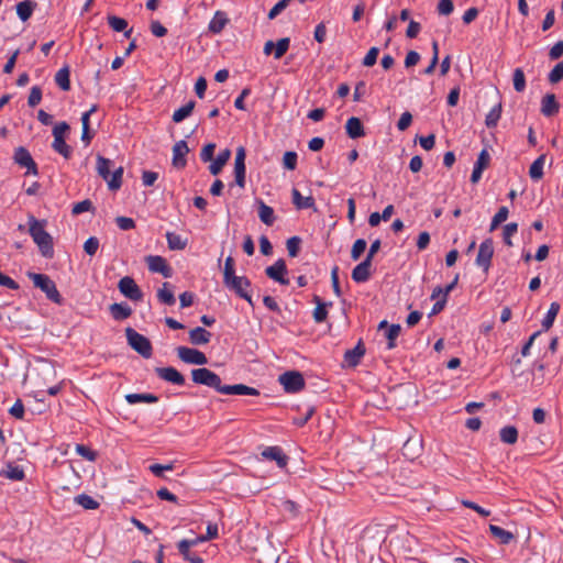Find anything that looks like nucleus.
I'll return each instance as SVG.
<instances>
[{
	"label": "nucleus",
	"instance_id": "obj_24",
	"mask_svg": "<svg viewBox=\"0 0 563 563\" xmlns=\"http://www.w3.org/2000/svg\"><path fill=\"white\" fill-rule=\"evenodd\" d=\"M346 134L350 139H358L365 135L364 126L356 117H351L345 124Z\"/></svg>",
	"mask_w": 563,
	"mask_h": 563
},
{
	"label": "nucleus",
	"instance_id": "obj_51",
	"mask_svg": "<svg viewBox=\"0 0 563 563\" xmlns=\"http://www.w3.org/2000/svg\"><path fill=\"white\" fill-rule=\"evenodd\" d=\"M367 243L364 239H357L351 250V257L353 261H357L366 250Z\"/></svg>",
	"mask_w": 563,
	"mask_h": 563
},
{
	"label": "nucleus",
	"instance_id": "obj_44",
	"mask_svg": "<svg viewBox=\"0 0 563 563\" xmlns=\"http://www.w3.org/2000/svg\"><path fill=\"white\" fill-rule=\"evenodd\" d=\"M501 103H497L494 106L490 111L487 113L485 119V124L488 129L495 128L501 117Z\"/></svg>",
	"mask_w": 563,
	"mask_h": 563
},
{
	"label": "nucleus",
	"instance_id": "obj_46",
	"mask_svg": "<svg viewBox=\"0 0 563 563\" xmlns=\"http://www.w3.org/2000/svg\"><path fill=\"white\" fill-rule=\"evenodd\" d=\"M75 501L87 510H95L99 507V503L87 494L76 496Z\"/></svg>",
	"mask_w": 563,
	"mask_h": 563
},
{
	"label": "nucleus",
	"instance_id": "obj_5",
	"mask_svg": "<svg viewBox=\"0 0 563 563\" xmlns=\"http://www.w3.org/2000/svg\"><path fill=\"white\" fill-rule=\"evenodd\" d=\"M125 335L128 339V343L130 346L136 351L140 355H142L145 358H150L152 356V344L151 341L144 336L143 334L136 332L132 328L125 329Z\"/></svg>",
	"mask_w": 563,
	"mask_h": 563
},
{
	"label": "nucleus",
	"instance_id": "obj_55",
	"mask_svg": "<svg viewBox=\"0 0 563 563\" xmlns=\"http://www.w3.org/2000/svg\"><path fill=\"white\" fill-rule=\"evenodd\" d=\"M297 153L292 151H288L284 154L283 165L288 170H294L297 167Z\"/></svg>",
	"mask_w": 563,
	"mask_h": 563
},
{
	"label": "nucleus",
	"instance_id": "obj_13",
	"mask_svg": "<svg viewBox=\"0 0 563 563\" xmlns=\"http://www.w3.org/2000/svg\"><path fill=\"white\" fill-rule=\"evenodd\" d=\"M245 148L243 146L238 147L234 161V177L235 184L241 188L245 186Z\"/></svg>",
	"mask_w": 563,
	"mask_h": 563
},
{
	"label": "nucleus",
	"instance_id": "obj_43",
	"mask_svg": "<svg viewBox=\"0 0 563 563\" xmlns=\"http://www.w3.org/2000/svg\"><path fill=\"white\" fill-rule=\"evenodd\" d=\"M500 440L507 444H515L518 440V430L514 426L501 428L499 432Z\"/></svg>",
	"mask_w": 563,
	"mask_h": 563
},
{
	"label": "nucleus",
	"instance_id": "obj_35",
	"mask_svg": "<svg viewBox=\"0 0 563 563\" xmlns=\"http://www.w3.org/2000/svg\"><path fill=\"white\" fill-rule=\"evenodd\" d=\"M545 154H541L530 166L529 176L532 180H540L543 177Z\"/></svg>",
	"mask_w": 563,
	"mask_h": 563
},
{
	"label": "nucleus",
	"instance_id": "obj_15",
	"mask_svg": "<svg viewBox=\"0 0 563 563\" xmlns=\"http://www.w3.org/2000/svg\"><path fill=\"white\" fill-rule=\"evenodd\" d=\"M197 544L198 542L195 539H184L178 542L177 548L186 561L190 563H203V559L200 555L190 551V548Z\"/></svg>",
	"mask_w": 563,
	"mask_h": 563
},
{
	"label": "nucleus",
	"instance_id": "obj_12",
	"mask_svg": "<svg viewBox=\"0 0 563 563\" xmlns=\"http://www.w3.org/2000/svg\"><path fill=\"white\" fill-rule=\"evenodd\" d=\"M148 269L152 273H159L165 278H169L173 275L172 267L167 264L166 260L159 255H148L145 257Z\"/></svg>",
	"mask_w": 563,
	"mask_h": 563
},
{
	"label": "nucleus",
	"instance_id": "obj_19",
	"mask_svg": "<svg viewBox=\"0 0 563 563\" xmlns=\"http://www.w3.org/2000/svg\"><path fill=\"white\" fill-rule=\"evenodd\" d=\"M371 268L372 262L364 258L360 264H357L352 271V279L355 283H365L371 277Z\"/></svg>",
	"mask_w": 563,
	"mask_h": 563
},
{
	"label": "nucleus",
	"instance_id": "obj_53",
	"mask_svg": "<svg viewBox=\"0 0 563 563\" xmlns=\"http://www.w3.org/2000/svg\"><path fill=\"white\" fill-rule=\"evenodd\" d=\"M76 452L87 461L93 462L97 459V452L85 444H77Z\"/></svg>",
	"mask_w": 563,
	"mask_h": 563
},
{
	"label": "nucleus",
	"instance_id": "obj_32",
	"mask_svg": "<svg viewBox=\"0 0 563 563\" xmlns=\"http://www.w3.org/2000/svg\"><path fill=\"white\" fill-rule=\"evenodd\" d=\"M125 400L130 405H135L139 402H147V404H155L158 401V397L154 394H128L125 395Z\"/></svg>",
	"mask_w": 563,
	"mask_h": 563
},
{
	"label": "nucleus",
	"instance_id": "obj_50",
	"mask_svg": "<svg viewBox=\"0 0 563 563\" xmlns=\"http://www.w3.org/2000/svg\"><path fill=\"white\" fill-rule=\"evenodd\" d=\"M289 45H290L289 37H283L280 40H278L277 43L275 44L274 58L275 59L282 58L288 51Z\"/></svg>",
	"mask_w": 563,
	"mask_h": 563
},
{
	"label": "nucleus",
	"instance_id": "obj_30",
	"mask_svg": "<svg viewBox=\"0 0 563 563\" xmlns=\"http://www.w3.org/2000/svg\"><path fill=\"white\" fill-rule=\"evenodd\" d=\"M229 22L227 14L222 11H217L209 23V31L213 34H219Z\"/></svg>",
	"mask_w": 563,
	"mask_h": 563
},
{
	"label": "nucleus",
	"instance_id": "obj_36",
	"mask_svg": "<svg viewBox=\"0 0 563 563\" xmlns=\"http://www.w3.org/2000/svg\"><path fill=\"white\" fill-rule=\"evenodd\" d=\"M69 75L70 71L68 66H64L55 75V82L63 91H68L70 89Z\"/></svg>",
	"mask_w": 563,
	"mask_h": 563
},
{
	"label": "nucleus",
	"instance_id": "obj_9",
	"mask_svg": "<svg viewBox=\"0 0 563 563\" xmlns=\"http://www.w3.org/2000/svg\"><path fill=\"white\" fill-rule=\"evenodd\" d=\"M13 161L21 167L26 168V175H37V165L32 158L30 152L23 147L19 146L14 151Z\"/></svg>",
	"mask_w": 563,
	"mask_h": 563
},
{
	"label": "nucleus",
	"instance_id": "obj_52",
	"mask_svg": "<svg viewBox=\"0 0 563 563\" xmlns=\"http://www.w3.org/2000/svg\"><path fill=\"white\" fill-rule=\"evenodd\" d=\"M301 239L299 236H291L286 242V247L289 256L296 257L299 253Z\"/></svg>",
	"mask_w": 563,
	"mask_h": 563
},
{
	"label": "nucleus",
	"instance_id": "obj_41",
	"mask_svg": "<svg viewBox=\"0 0 563 563\" xmlns=\"http://www.w3.org/2000/svg\"><path fill=\"white\" fill-rule=\"evenodd\" d=\"M490 533L499 539L501 544H509L514 540V534L498 526L490 525L489 526Z\"/></svg>",
	"mask_w": 563,
	"mask_h": 563
},
{
	"label": "nucleus",
	"instance_id": "obj_31",
	"mask_svg": "<svg viewBox=\"0 0 563 563\" xmlns=\"http://www.w3.org/2000/svg\"><path fill=\"white\" fill-rule=\"evenodd\" d=\"M313 301L317 303V307L313 310V319L317 323L323 322L328 317V310L327 307L331 306L332 303H325L321 300L319 296L313 297Z\"/></svg>",
	"mask_w": 563,
	"mask_h": 563
},
{
	"label": "nucleus",
	"instance_id": "obj_57",
	"mask_svg": "<svg viewBox=\"0 0 563 563\" xmlns=\"http://www.w3.org/2000/svg\"><path fill=\"white\" fill-rule=\"evenodd\" d=\"M218 537V526L216 523H209L207 526V532L205 536H200L195 538V540L199 542L209 541L216 539Z\"/></svg>",
	"mask_w": 563,
	"mask_h": 563
},
{
	"label": "nucleus",
	"instance_id": "obj_49",
	"mask_svg": "<svg viewBox=\"0 0 563 563\" xmlns=\"http://www.w3.org/2000/svg\"><path fill=\"white\" fill-rule=\"evenodd\" d=\"M400 332H401L400 324H391L388 327L387 332H386V338L388 340L387 347L389 350H391L396 346V339L398 338Z\"/></svg>",
	"mask_w": 563,
	"mask_h": 563
},
{
	"label": "nucleus",
	"instance_id": "obj_11",
	"mask_svg": "<svg viewBox=\"0 0 563 563\" xmlns=\"http://www.w3.org/2000/svg\"><path fill=\"white\" fill-rule=\"evenodd\" d=\"M118 287L121 294L131 300L139 301L143 297L140 287L136 285L132 277L125 276L121 278Z\"/></svg>",
	"mask_w": 563,
	"mask_h": 563
},
{
	"label": "nucleus",
	"instance_id": "obj_23",
	"mask_svg": "<svg viewBox=\"0 0 563 563\" xmlns=\"http://www.w3.org/2000/svg\"><path fill=\"white\" fill-rule=\"evenodd\" d=\"M211 332L201 327L194 328L189 331V341L194 345L208 344L211 340Z\"/></svg>",
	"mask_w": 563,
	"mask_h": 563
},
{
	"label": "nucleus",
	"instance_id": "obj_40",
	"mask_svg": "<svg viewBox=\"0 0 563 563\" xmlns=\"http://www.w3.org/2000/svg\"><path fill=\"white\" fill-rule=\"evenodd\" d=\"M258 217L266 225H272L275 221L274 210L263 201H260Z\"/></svg>",
	"mask_w": 563,
	"mask_h": 563
},
{
	"label": "nucleus",
	"instance_id": "obj_29",
	"mask_svg": "<svg viewBox=\"0 0 563 563\" xmlns=\"http://www.w3.org/2000/svg\"><path fill=\"white\" fill-rule=\"evenodd\" d=\"M231 157V151L229 148L222 150L216 159L210 164L209 170L212 175H218L222 170L223 166L228 163Z\"/></svg>",
	"mask_w": 563,
	"mask_h": 563
},
{
	"label": "nucleus",
	"instance_id": "obj_16",
	"mask_svg": "<svg viewBox=\"0 0 563 563\" xmlns=\"http://www.w3.org/2000/svg\"><path fill=\"white\" fill-rule=\"evenodd\" d=\"M189 152V147L185 140H180L173 146V165L176 168H184L186 166V155Z\"/></svg>",
	"mask_w": 563,
	"mask_h": 563
},
{
	"label": "nucleus",
	"instance_id": "obj_21",
	"mask_svg": "<svg viewBox=\"0 0 563 563\" xmlns=\"http://www.w3.org/2000/svg\"><path fill=\"white\" fill-rule=\"evenodd\" d=\"M365 354V346L363 342L360 340L358 343L351 350H346L344 353V362L351 366L355 367L360 364L361 358Z\"/></svg>",
	"mask_w": 563,
	"mask_h": 563
},
{
	"label": "nucleus",
	"instance_id": "obj_27",
	"mask_svg": "<svg viewBox=\"0 0 563 563\" xmlns=\"http://www.w3.org/2000/svg\"><path fill=\"white\" fill-rule=\"evenodd\" d=\"M109 309L112 318L118 321L125 320L132 314L131 307L125 302L112 303Z\"/></svg>",
	"mask_w": 563,
	"mask_h": 563
},
{
	"label": "nucleus",
	"instance_id": "obj_62",
	"mask_svg": "<svg viewBox=\"0 0 563 563\" xmlns=\"http://www.w3.org/2000/svg\"><path fill=\"white\" fill-rule=\"evenodd\" d=\"M290 1L291 0H279L268 12V19L274 20L289 5Z\"/></svg>",
	"mask_w": 563,
	"mask_h": 563
},
{
	"label": "nucleus",
	"instance_id": "obj_37",
	"mask_svg": "<svg viewBox=\"0 0 563 563\" xmlns=\"http://www.w3.org/2000/svg\"><path fill=\"white\" fill-rule=\"evenodd\" d=\"M52 147L66 159L71 156L73 148L66 143L65 137H54Z\"/></svg>",
	"mask_w": 563,
	"mask_h": 563
},
{
	"label": "nucleus",
	"instance_id": "obj_59",
	"mask_svg": "<svg viewBox=\"0 0 563 563\" xmlns=\"http://www.w3.org/2000/svg\"><path fill=\"white\" fill-rule=\"evenodd\" d=\"M378 54H379L378 47L374 46V47L369 48V51L363 58V62H362L363 66H365V67L374 66L377 62Z\"/></svg>",
	"mask_w": 563,
	"mask_h": 563
},
{
	"label": "nucleus",
	"instance_id": "obj_56",
	"mask_svg": "<svg viewBox=\"0 0 563 563\" xmlns=\"http://www.w3.org/2000/svg\"><path fill=\"white\" fill-rule=\"evenodd\" d=\"M93 209L92 202L89 199H85L74 205L71 213L78 216L80 213L91 211Z\"/></svg>",
	"mask_w": 563,
	"mask_h": 563
},
{
	"label": "nucleus",
	"instance_id": "obj_28",
	"mask_svg": "<svg viewBox=\"0 0 563 563\" xmlns=\"http://www.w3.org/2000/svg\"><path fill=\"white\" fill-rule=\"evenodd\" d=\"M157 299L161 303L173 306L176 302L173 286L165 282L162 287L157 290Z\"/></svg>",
	"mask_w": 563,
	"mask_h": 563
},
{
	"label": "nucleus",
	"instance_id": "obj_47",
	"mask_svg": "<svg viewBox=\"0 0 563 563\" xmlns=\"http://www.w3.org/2000/svg\"><path fill=\"white\" fill-rule=\"evenodd\" d=\"M514 89L522 92L526 89V76L521 68H516L512 74Z\"/></svg>",
	"mask_w": 563,
	"mask_h": 563
},
{
	"label": "nucleus",
	"instance_id": "obj_39",
	"mask_svg": "<svg viewBox=\"0 0 563 563\" xmlns=\"http://www.w3.org/2000/svg\"><path fill=\"white\" fill-rule=\"evenodd\" d=\"M195 106H196V102L194 100H190L186 104H184L183 107H180L179 109L174 111L173 121L176 123H179L183 120H185L186 118H188L191 114Z\"/></svg>",
	"mask_w": 563,
	"mask_h": 563
},
{
	"label": "nucleus",
	"instance_id": "obj_48",
	"mask_svg": "<svg viewBox=\"0 0 563 563\" xmlns=\"http://www.w3.org/2000/svg\"><path fill=\"white\" fill-rule=\"evenodd\" d=\"M107 22L109 26L115 32H123L128 27V21L117 15H108Z\"/></svg>",
	"mask_w": 563,
	"mask_h": 563
},
{
	"label": "nucleus",
	"instance_id": "obj_38",
	"mask_svg": "<svg viewBox=\"0 0 563 563\" xmlns=\"http://www.w3.org/2000/svg\"><path fill=\"white\" fill-rule=\"evenodd\" d=\"M168 247L173 251H181L187 246V240L174 232L166 233Z\"/></svg>",
	"mask_w": 563,
	"mask_h": 563
},
{
	"label": "nucleus",
	"instance_id": "obj_54",
	"mask_svg": "<svg viewBox=\"0 0 563 563\" xmlns=\"http://www.w3.org/2000/svg\"><path fill=\"white\" fill-rule=\"evenodd\" d=\"M548 79L551 84H558L563 79V60L553 67L549 73Z\"/></svg>",
	"mask_w": 563,
	"mask_h": 563
},
{
	"label": "nucleus",
	"instance_id": "obj_26",
	"mask_svg": "<svg viewBox=\"0 0 563 563\" xmlns=\"http://www.w3.org/2000/svg\"><path fill=\"white\" fill-rule=\"evenodd\" d=\"M292 203L299 210L301 209H314L316 202L312 196L303 197L300 191L296 188L291 191Z\"/></svg>",
	"mask_w": 563,
	"mask_h": 563
},
{
	"label": "nucleus",
	"instance_id": "obj_7",
	"mask_svg": "<svg viewBox=\"0 0 563 563\" xmlns=\"http://www.w3.org/2000/svg\"><path fill=\"white\" fill-rule=\"evenodd\" d=\"M494 255V243L492 239H486L479 244L478 253L475 260V263L478 267H481L484 273H487L490 265L492 258Z\"/></svg>",
	"mask_w": 563,
	"mask_h": 563
},
{
	"label": "nucleus",
	"instance_id": "obj_2",
	"mask_svg": "<svg viewBox=\"0 0 563 563\" xmlns=\"http://www.w3.org/2000/svg\"><path fill=\"white\" fill-rule=\"evenodd\" d=\"M27 277L33 282V284L36 288H40L46 295V297L51 301H53L55 303L62 302L63 298H62L55 283L51 279L49 276H47L45 274L29 272Z\"/></svg>",
	"mask_w": 563,
	"mask_h": 563
},
{
	"label": "nucleus",
	"instance_id": "obj_1",
	"mask_svg": "<svg viewBox=\"0 0 563 563\" xmlns=\"http://www.w3.org/2000/svg\"><path fill=\"white\" fill-rule=\"evenodd\" d=\"M29 233L37 245L41 255L45 258H53V238L45 230V221H40L34 216H29Z\"/></svg>",
	"mask_w": 563,
	"mask_h": 563
},
{
	"label": "nucleus",
	"instance_id": "obj_63",
	"mask_svg": "<svg viewBox=\"0 0 563 563\" xmlns=\"http://www.w3.org/2000/svg\"><path fill=\"white\" fill-rule=\"evenodd\" d=\"M99 249V240L96 236H90L85 243H84V250L85 252L93 256Z\"/></svg>",
	"mask_w": 563,
	"mask_h": 563
},
{
	"label": "nucleus",
	"instance_id": "obj_17",
	"mask_svg": "<svg viewBox=\"0 0 563 563\" xmlns=\"http://www.w3.org/2000/svg\"><path fill=\"white\" fill-rule=\"evenodd\" d=\"M489 161H490V156H489V153L487 152V150H482L477 157V161L474 165L472 175H471V181L473 184H476L479 181L483 170L488 166Z\"/></svg>",
	"mask_w": 563,
	"mask_h": 563
},
{
	"label": "nucleus",
	"instance_id": "obj_33",
	"mask_svg": "<svg viewBox=\"0 0 563 563\" xmlns=\"http://www.w3.org/2000/svg\"><path fill=\"white\" fill-rule=\"evenodd\" d=\"M560 308H561V306L556 301H554L550 305V308L541 322L543 331H548L553 325L554 320L560 311Z\"/></svg>",
	"mask_w": 563,
	"mask_h": 563
},
{
	"label": "nucleus",
	"instance_id": "obj_18",
	"mask_svg": "<svg viewBox=\"0 0 563 563\" xmlns=\"http://www.w3.org/2000/svg\"><path fill=\"white\" fill-rule=\"evenodd\" d=\"M559 110L560 103L558 102L555 95L547 93L541 100V113L547 118H551L555 115Z\"/></svg>",
	"mask_w": 563,
	"mask_h": 563
},
{
	"label": "nucleus",
	"instance_id": "obj_20",
	"mask_svg": "<svg viewBox=\"0 0 563 563\" xmlns=\"http://www.w3.org/2000/svg\"><path fill=\"white\" fill-rule=\"evenodd\" d=\"M222 395H247V396H258L260 390L246 386L244 384H235V385H224L221 389Z\"/></svg>",
	"mask_w": 563,
	"mask_h": 563
},
{
	"label": "nucleus",
	"instance_id": "obj_6",
	"mask_svg": "<svg viewBox=\"0 0 563 563\" xmlns=\"http://www.w3.org/2000/svg\"><path fill=\"white\" fill-rule=\"evenodd\" d=\"M278 382L288 394H296L305 388L303 375L298 371L283 373L279 375Z\"/></svg>",
	"mask_w": 563,
	"mask_h": 563
},
{
	"label": "nucleus",
	"instance_id": "obj_58",
	"mask_svg": "<svg viewBox=\"0 0 563 563\" xmlns=\"http://www.w3.org/2000/svg\"><path fill=\"white\" fill-rule=\"evenodd\" d=\"M42 100V89L38 86H34L31 88L29 98H27V104L29 107H35L37 106Z\"/></svg>",
	"mask_w": 563,
	"mask_h": 563
},
{
	"label": "nucleus",
	"instance_id": "obj_22",
	"mask_svg": "<svg viewBox=\"0 0 563 563\" xmlns=\"http://www.w3.org/2000/svg\"><path fill=\"white\" fill-rule=\"evenodd\" d=\"M262 456L267 460L275 461L280 468H284L288 463L287 455L279 446H267L262 452Z\"/></svg>",
	"mask_w": 563,
	"mask_h": 563
},
{
	"label": "nucleus",
	"instance_id": "obj_42",
	"mask_svg": "<svg viewBox=\"0 0 563 563\" xmlns=\"http://www.w3.org/2000/svg\"><path fill=\"white\" fill-rule=\"evenodd\" d=\"M111 165L112 162L109 158H106L101 155H97V173L102 179L108 180V178L110 177Z\"/></svg>",
	"mask_w": 563,
	"mask_h": 563
},
{
	"label": "nucleus",
	"instance_id": "obj_4",
	"mask_svg": "<svg viewBox=\"0 0 563 563\" xmlns=\"http://www.w3.org/2000/svg\"><path fill=\"white\" fill-rule=\"evenodd\" d=\"M192 382L216 389L221 394L224 385L218 374L206 367L195 368L191 371Z\"/></svg>",
	"mask_w": 563,
	"mask_h": 563
},
{
	"label": "nucleus",
	"instance_id": "obj_60",
	"mask_svg": "<svg viewBox=\"0 0 563 563\" xmlns=\"http://www.w3.org/2000/svg\"><path fill=\"white\" fill-rule=\"evenodd\" d=\"M517 230H518V224L515 222H510L504 227L503 235H504V242L506 245H508V246L512 245L510 238L517 232Z\"/></svg>",
	"mask_w": 563,
	"mask_h": 563
},
{
	"label": "nucleus",
	"instance_id": "obj_64",
	"mask_svg": "<svg viewBox=\"0 0 563 563\" xmlns=\"http://www.w3.org/2000/svg\"><path fill=\"white\" fill-rule=\"evenodd\" d=\"M438 13L440 15H450L454 10V4L452 0H440L438 3Z\"/></svg>",
	"mask_w": 563,
	"mask_h": 563
},
{
	"label": "nucleus",
	"instance_id": "obj_45",
	"mask_svg": "<svg viewBox=\"0 0 563 563\" xmlns=\"http://www.w3.org/2000/svg\"><path fill=\"white\" fill-rule=\"evenodd\" d=\"M122 177H123V167L122 166H120L119 168L113 170V173H110V177L108 178V180H106L108 183L109 189L110 190L120 189L122 186Z\"/></svg>",
	"mask_w": 563,
	"mask_h": 563
},
{
	"label": "nucleus",
	"instance_id": "obj_61",
	"mask_svg": "<svg viewBox=\"0 0 563 563\" xmlns=\"http://www.w3.org/2000/svg\"><path fill=\"white\" fill-rule=\"evenodd\" d=\"M235 276V262L232 256H228L224 262L223 282Z\"/></svg>",
	"mask_w": 563,
	"mask_h": 563
},
{
	"label": "nucleus",
	"instance_id": "obj_3",
	"mask_svg": "<svg viewBox=\"0 0 563 563\" xmlns=\"http://www.w3.org/2000/svg\"><path fill=\"white\" fill-rule=\"evenodd\" d=\"M224 286L233 291L238 297L246 300L251 307H254V302L250 292L252 283L246 276H232L223 282Z\"/></svg>",
	"mask_w": 563,
	"mask_h": 563
},
{
	"label": "nucleus",
	"instance_id": "obj_14",
	"mask_svg": "<svg viewBox=\"0 0 563 563\" xmlns=\"http://www.w3.org/2000/svg\"><path fill=\"white\" fill-rule=\"evenodd\" d=\"M155 373L161 379L174 385L181 386L186 382L184 375L172 366L156 367Z\"/></svg>",
	"mask_w": 563,
	"mask_h": 563
},
{
	"label": "nucleus",
	"instance_id": "obj_8",
	"mask_svg": "<svg viewBox=\"0 0 563 563\" xmlns=\"http://www.w3.org/2000/svg\"><path fill=\"white\" fill-rule=\"evenodd\" d=\"M176 353L179 360L186 364L205 365L208 363L205 353L192 347L178 346Z\"/></svg>",
	"mask_w": 563,
	"mask_h": 563
},
{
	"label": "nucleus",
	"instance_id": "obj_25",
	"mask_svg": "<svg viewBox=\"0 0 563 563\" xmlns=\"http://www.w3.org/2000/svg\"><path fill=\"white\" fill-rule=\"evenodd\" d=\"M0 476L11 481H23L25 477L24 470L13 463H8L0 472Z\"/></svg>",
	"mask_w": 563,
	"mask_h": 563
},
{
	"label": "nucleus",
	"instance_id": "obj_34",
	"mask_svg": "<svg viewBox=\"0 0 563 563\" xmlns=\"http://www.w3.org/2000/svg\"><path fill=\"white\" fill-rule=\"evenodd\" d=\"M36 3L32 0H24L16 4V14L22 21H26L31 18Z\"/></svg>",
	"mask_w": 563,
	"mask_h": 563
},
{
	"label": "nucleus",
	"instance_id": "obj_10",
	"mask_svg": "<svg viewBox=\"0 0 563 563\" xmlns=\"http://www.w3.org/2000/svg\"><path fill=\"white\" fill-rule=\"evenodd\" d=\"M287 273V266L283 258L277 260L273 265L265 268L267 277L284 286L289 284V279L286 278Z\"/></svg>",
	"mask_w": 563,
	"mask_h": 563
}]
</instances>
